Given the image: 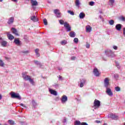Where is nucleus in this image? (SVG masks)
<instances>
[{"mask_svg": "<svg viewBox=\"0 0 125 125\" xmlns=\"http://www.w3.org/2000/svg\"><path fill=\"white\" fill-rule=\"evenodd\" d=\"M104 86L106 87V93H107V95L109 96H113V93L112 92V90L110 88H109V85H110V83H109V78H106L104 79Z\"/></svg>", "mask_w": 125, "mask_h": 125, "instance_id": "obj_1", "label": "nucleus"}, {"mask_svg": "<svg viewBox=\"0 0 125 125\" xmlns=\"http://www.w3.org/2000/svg\"><path fill=\"white\" fill-rule=\"evenodd\" d=\"M22 78L24 81H29L32 85H35V81L34 79H32V77L22 73Z\"/></svg>", "mask_w": 125, "mask_h": 125, "instance_id": "obj_2", "label": "nucleus"}, {"mask_svg": "<svg viewBox=\"0 0 125 125\" xmlns=\"http://www.w3.org/2000/svg\"><path fill=\"white\" fill-rule=\"evenodd\" d=\"M10 94L12 98H16V99H18L19 100H21V96H20L19 93H15L13 91H12L10 92Z\"/></svg>", "mask_w": 125, "mask_h": 125, "instance_id": "obj_3", "label": "nucleus"}, {"mask_svg": "<svg viewBox=\"0 0 125 125\" xmlns=\"http://www.w3.org/2000/svg\"><path fill=\"white\" fill-rule=\"evenodd\" d=\"M108 118L112 119V120H119V116L115 114L110 113L107 115Z\"/></svg>", "mask_w": 125, "mask_h": 125, "instance_id": "obj_4", "label": "nucleus"}, {"mask_svg": "<svg viewBox=\"0 0 125 125\" xmlns=\"http://www.w3.org/2000/svg\"><path fill=\"white\" fill-rule=\"evenodd\" d=\"M105 53L107 56L109 57L110 56H114V52L110 50L107 49L105 51Z\"/></svg>", "mask_w": 125, "mask_h": 125, "instance_id": "obj_5", "label": "nucleus"}, {"mask_svg": "<svg viewBox=\"0 0 125 125\" xmlns=\"http://www.w3.org/2000/svg\"><path fill=\"white\" fill-rule=\"evenodd\" d=\"M101 103L100 101L95 99L94 102V106H95V108H99V107H100Z\"/></svg>", "mask_w": 125, "mask_h": 125, "instance_id": "obj_6", "label": "nucleus"}, {"mask_svg": "<svg viewBox=\"0 0 125 125\" xmlns=\"http://www.w3.org/2000/svg\"><path fill=\"white\" fill-rule=\"evenodd\" d=\"M64 27V28H65L67 32H70L71 30V26H70V24H69V23H68V22H65Z\"/></svg>", "mask_w": 125, "mask_h": 125, "instance_id": "obj_7", "label": "nucleus"}, {"mask_svg": "<svg viewBox=\"0 0 125 125\" xmlns=\"http://www.w3.org/2000/svg\"><path fill=\"white\" fill-rule=\"evenodd\" d=\"M54 12L58 18H60V17H61V13H60V11L59 10L55 9L54 10Z\"/></svg>", "mask_w": 125, "mask_h": 125, "instance_id": "obj_8", "label": "nucleus"}, {"mask_svg": "<svg viewBox=\"0 0 125 125\" xmlns=\"http://www.w3.org/2000/svg\"><path fill=\"white\" fill-rule=\"evenodd\" d=\"M30 2L33 8H34V6H37L39 4V3H38V1H37V0H30Z\"/></svg>", "mask_w": 125, "mask_h": 125, "instance_id": "obj_9", "label": "nucleus"}, {"mask_svg": "<svg viewBox=\"0 0 125 125\" xmlns=\"http://www.w3.org/2000/svg\"><path fill=\"white\" fill-rule=\"evenodd\" d=\"M93 73L94 75H95V76H96V77H99V76L100 75V74L99 73V71H98L97 68H94Z\"/></svg>", "mask_w": 125, "mask_h": 125, "instance_id": "obj_10", "label": "nucleus"}, {"mask_svg": "<svg viewBox=\"0 0 125 125\" xmlns=\"http://www.w3.org/2000/svg\"><path fill=\"white\" fill-rule=\"evenodd\" d=\"M11 31L12 32L13 34H14L16 36H20V34L18 33V31H17V30L14 28H12Z\"/></svg>", "mask_w": 125, "mask_h": 125, "instance_id": "obj_11", "label": "nucleus"}, {"mask_svg": "<svg viewBox=\"0 0 125 125\" xmlns=\"http://www.w3.org/2000/svg\"><path fill=\"white\" fill-rule=\"evenodd\" d=\"M62 103H65L67 100H68V98L66 95H63L62 97Z\"/></svg>", "mask_w": 125, "mask_h": 125, "instance_id": "obj_12", "label": "nucleus"}, {"mask_svg": "<svg viewBox=\"0 0 125 125\" xmlns=\"http://www.w3.org/2000/svg\"><path fill=\"white\" fill-rule=\"evenodd\" d=\"M7 37L8 38L9 40H10V41H12V40H13V39H14V36H13L12 35H11L10 34V33H9V32L7 33Z\"/></svg>", "mask_w": 125, "mask_h": 125, "instance_id": "obj_13", "label": "nucleus"}, {"mask_svg": "<svg viewBox=\"0 0 125 125\" xmlns=\"http://www.w3.org/2000/svg\"><path fill=\"white\" fill-rule=\"evenodd\" d=\"M30 19L33 21V22H38V21H39V19H38V18H37L35 16L31 17Z\"/></svg>", "mask_w": 125, "mask_h": 125, "instance_id": "obj_14", "label": "nucleus"}, {"mask_svg": "<svg viewBox=\"0 0 125 125\" xmlns=\"http://www.w3.org/2000/svg\"><path fill=\"white\" fill-rule=\"evenodd\" d=\"M92 28L89 25L86 26V32L87 33H90L91 32Z\"/></svg>", "mask_w": 125, "mask_h": 125, "instance_id": "obj_15", "label": "nucleus"}, {"mask_svg": "<svg viewBox=\"0 0 125 125\" xmlns=\"http://www.w3.org/2000/svg\"><path fill=\"white\" fill-rule=\"evenodd\" d=\"M115 3V0H109L108 2V4L111 6V7H113L114 6V4Z\"/></svg>", "mask_w": 125, "mask_h": 125, "instance_id": "obj_16", "label": "nucleus"}, {"mask_svg": "<svg viewBox=\"0 0 125 125\" xmlns=\"http://www.w3.org/2000/svg\"><path fill=\"white\" fill-rule=\"evenodd\" d=\"M14 42L17 44V45H20V43H21V42L19 40V39H15L14 40Z\"/></svg>", "mask_w": 125, "mask_h": 125, "instance_id": "obj_17", "label": "nucleus"}, {"mask_svg": "<svg viewBox=\"0 0 125 125\" xmlns=\"http://www.w3.org/2000/svg\"><path fill=\"white\" fill-rule=\"evenodd\" d=\"M13 22H14V18L12 17L9 19L8 21V24H12Z\"/></svg>", "mask_w": 125, "mask_h": 125, "instance_id": "obj_18", "label": "nucleus"}, {"mask_svg": "<svg viewBox=\"0 0 125 125\" xmlns=\"http://www.w3.org/2000/svg\"><path fill=\"white\" fill-rule=\"evenodd\" d=\"M49 91L51 93V94H53V95H55V96H57V92L54 90L50 89L49 90Z\"/></svg>", "mask_w": 125, "mask_h": 125, "instance_id": "obj_19", "label": "nucleus"}, {"mask_svg": "<svg viewBox=\"0 0 125 125\" xmlns=\"http://www.w3.org/2000/svg\"><path fill=\"white\" fill-rule=\"evenodd\" d=\"M115 28L116 30H117V31H121V29H122V24H117L116 25Z\"/></svg>", "mask_w": 125, "mask_h": 125, "instance_id": "obj_20", "label": "nucleus"}, {"mask_svg": "<svg viewBox=\"0 0 125 125\" xmlns=\"http://www.w3.org/2000/svg\"><path fill=\"white\" fill-rule=\"evenodd\" d=\"M80 19H83L85 17V14L83 13H81L79 15Z\"/></svg>", "mask_w": 125, "mask_h": 125, "instance_id": "obj_21", "label": "nucleus"}, {"mask_svg": "<svg viewBox=\"0 0 125 125\" xmlns=\"http://www.w3.org/2000/svg\"><path fill=\"white\" fill-rule=\"evenodd\" d=\"M1 45L3 47H5L7 46V42L6 41H3L1 42Z\"/></svg>", "mask_w": 125, "mask_h": 125, "instance_id": "obj_22", "label": "nucleus"}, {"mask_svg": "<svg viewBox=\"0 0 125 125\" xmlns=\"http://www.w3.org/2000/svg\"><path fill=\"white\" fill-rule=\"evenodd\" d=\"M86 81L84 79H82L81 80V82L80 83V87H83V84L85 83V82Z\"/></svg>", "mask_w": 125, "mask_h": 125, "instance_id": "obj_23", "label": "nucleus"}, {"mask_svg": "<svg viewBox=\"0 0 125 125\" xmlns=\"http://www.w3.org/2000/svg\"><path fill=\"white\" fill-rule=\"evenodd\" d=\"M69 36L71 38H75L76 33H75V32L74 31H71L69 33Z\"/></svg>", "mask_w": 125, "mask_h": 125, "instance_id": "obj_24", "label": "nucleus"}, {"mask_svg": "<svg viewBox=\"0 0 125 125\" xmlns=\"http://www.w3.org/2000/svg\"><path fill=\"white\" fill-rule=\"evenodd\" d=\"M80 4H81V3L80 2V0H76L75 1V5L78 7H80Z\"/></svg>", "mask_w": 125, "mask_h": 125, "instance_id": "obj_25", "label": "nucleus"}, {"mask_svg": "<svg viewBox=\"0 0 125 125\" xmlns=\"http://www.w3.org/2000/svg\"><path fill=\"white\" fill-rule=\"evenodd\" d=\"M34 63L36 64V65H38L39 66H40V67L42 66V63H41V62L38 61H34Z\"/></svg>", "mask_w": 125, "mask_h": 125, "instance_id": "obj_26", "label": "nucleus"}, {"mask_svg": "<svg viewBox=\"0 0 125 125\" xmlns=\"http://www.w3.org/2000/svg\"><path fill=\"white\" fill-rule=\"evenodd\" d=\"M39 51H40V50H39V49H36L35 50V53L38 57H40V53H39Z\"/></svg>", "mask_w": 125, "mask_h": 125, "instance_id": "obj_27", "label": "nucleus"}, {"mask_svg": "<svg viewBox=\"0 0 125 125\" xmlns=\"http://www.w3.org/2000/svg\"><path fill=\"white\" fill-rule=\"evenodd\" d=\"M59 22L61 25H64V26H65V21H64L62 20H60L59 21Z\"/></svg>", "mask_w": 125, "mask_h": 125, "instance_id": "obj_28", "label": "nucleus"}, {"mask_svg": "<svg viewBox=\"0 0 125 125\" xmlns=\"http://www.w3.org/2000/svg\"><path fill=\"white\" fill-rule=\"evenodd\" d=\"M82 123L80 121H76L74 122V125H81Z\"/></svg>", "mask_w": 125, "mask_h": 125, "instance_id": "obj_29", "label": "nucleus"}, {"mask_svg": "<svg viewBox=\"0 0 125 125\" xmlns=\"http://www.w3.org/2000/svg\"><path fill=\"white\" fill-rule=\"evenodd\" d=\"M61 43L62 45H65V44H67V41L65 40H63L61 42Z\"/></svg>", "mask_w": 125, "mask_h": 125, "instance_id": "obj_30", "label": "nucleus"}, {"mask_svg": "<svg viewBox=\"0 0 125 125\" xmlns=\"http://www.w3.org/2000/svg\"><path fill=\"white\" fill-rule=\"evenodd\" d=\"M68 13H69L71 15H75V13L73 11L68 10L67 11Z\"/></svg>", "mask_w": 125, "mask_h": 125, "instance_id": "obj_31", "label": "nucleus"}, {"mask_svg": "<svg viewBox=\"0 0 125 125\" xmlns=\"http://www.w3.org/2000/svg\"><path fill=\"white\" fill-rule=\"evenodd\" d=\"M0 67H3L4 66V63L1 60H0Z\"/></svg>", "mask_w": 125, "mask_h": 125, "instance_id": "obj_32", "label": "nucleus"}, {"mask_svg": "<svg viewBox=\"0 0 125 125\" xmlns=\"http://www.w3.org/2000/svg\"><path fill=\"white\" fill-rule=\"evenodd\" d=\"M8 122L9 123V125H14V121L12 120H8Z\"/></svg>", "mask_w": 125, "mask_h": 125, "instance_id": "obj_33", "label": "nucleus"}, {"mask_svg": "<svg viewBox=\"0 0 125 125\" xmlns=\"http://www.w3.org/2000/svg\"><path fill=\"white\" fill-rule=\"evenodd\" d=\"M115 89L116 91H120L121 90V88L119 86L115 87Z\"/></svg>", "mask_w": 125, "mask_h": 125, "instance_id": "obj_34", "label": "nucleus"}, {"mask_svg": "<svg viewBox=\"0 0 125 125\" xmlns=\"http://www.w3.org/2000/svg\"><path fill=\"white\" fill-rule=\"evenodd\" d=\"M109 23L110 25H114V23H115V21H114V20H112L109 21Z\"/></svg>", "mask_w": 125, "mask_h": 125, "instance_id": "obj_35", "label": "nucleus"}, {"mask_svg": "<svg viewBox=\"0 0 125 125\" xmlns=\"http://www.w3.org/2000/svg\"><path fill=\"white\" fill-rule=\"evenodd\" d=\"M74 42L75 43H78V42H79V39H78V38H75L74 39Z\"/></svg>", "mask_w": 125, "mask_h": 125, "instance_id": "obj_36", "label": "nucleus"}, {"mask_svg": "<svg viewBox=\"0 0 125 125\" xmlns=\"http://www.w3.org/2000/svg\"><path fill=\"white\" fill-rule=\"evenodd\" d=\"M89 5H90L91 6H93V5H94V2L93 1H90L89 2Z\"/></svg>", "mask_w": 125, "mask_h": 125, "instance_id": "obj_37", "label": "nucleus"}, {"mask_svg": "<svg viewBox=\"0 0 125 125\" xmlns=\"http://www.w3.org/2000/svg\"><path fill=\"white\" fill-rule=\"evenodd\" d=\"M32 103L33 106H37V103L34 100H32Z\"/></svg>", "mask_w": 125, "mask_h": 125, "instance_id": "obj_38", "label": "nucleus"}, {"mask_svg": "<svg viewBox=\"0 0 125 125\" xmlns=\"http://www.w3.org/2000/svg\"><path fill=\"white\" fill-rule=\"evenodd\" d=\"M43 23H44V25H47V21L46 20V19H44L43 20Z\"/></svg>", "mask_w": 125, "mask_h": 125, "instance_id": "obj_39", "label": "nucleus"}, {"mask_svg": "<svg viewBox=\"0 0 125 125\" xmlns=\"http://www.w3.org/2000/svg\"><path fill=\"white\" fill-rule=\"evenodd\" d=\"M120 20H122V21H125V17H121L120 18Z\"/></svg>", "mask_w": 125, "mask_h": 125, "instance_id": "obj_40", "label": "nucleus"}, {"mask_svg": "<svg viewBox=\"0 0 125 125\" xmlns=\"http://www.w3.org/2000/svg\"><path fill=\"white\" fill-rule=\"evenodd\" d=\"M116 67H117V68L118 69H120L121 68V66H120V65L119 64V63L116 62Z\"/></svg>", "mask_w": 125, "mask_h": 125, "instance_id": "obj_41", "label": "nucleus"}, {"mask_svg": "<svg viewBox=\"0 0 125 125\" xmlns=\"http://www.w3.org/2000/svg\"><path fill=\"white\" fill-rule=\"evenodd\" d=\"M59 79L60 81H63V78L60 75L59 76Z\"/></svg>", "mask_w": 125, "mask_h": 125, "instance_id": "obj_42", "label": "nucleus"}, {"mask_svg": "<svg viewBox=\"0 0 125 125\" xmlns=\"http://www.w3.org/2000/svg\"><path fill=\"white\" fill-rule=\"evenodd\" d=\"M114 78H115V79H116V80H117V79H118V78H119V75H118V74H115V75H114Z\"/></svg>", "mask_w": 125, "mask_h": 125, "instance_id": "obj_43", "label": "nucleus"}, {"mask_svg": "<svg viewBox=\"0 0 125 125\" xmlns=\"http://www.w3.org/2000/svg\"><path fill=\"white\" fill-rule=\"evenodd\" d=\"M113 48L115 50H117V49H118V46L114 45L113 46Z\"/></svg>", "mask_w": 125, "mask_h": 125, "instance_id": "obj_44", "label": "nucleus"}, {"mask_svg": "<svg viewBox=\"0 0 125 125\" xmlns=\"http://www.w3.org/2000/svg\"><path fill=\"white\" fill-rule=\"evenodd\" d=\"M123 35L125 37V27L123 28Z\"/></svg>", "mask_w": 125, "mask_h": 125, "instance_id": "obj_45", "label": "nucleus"}, {"mask_svg": "<svg viewBox=\"0 0 125 125\" xmlns=\"http://www.w3.org/2000/svg\"><path fill=\"white\" fill-rule=\"evenodd\" d=\"M20 106H22V107L26 108V105H24L23 104H21Z\"/></svg>", "mask_w": 125, "mask_h": 125, "instance_id": "obj_46", "label": "nucleus"}, {"mask_svg": "<svg viewBox=\"0 0 125 125\" xmlns=\"http://www.w3.org/2000/svg\"><path fill=\"white\" fill-rule=\"evenodd\" d=\"M66 118L64 117L62 121V123H66Z\"/></svg>", "mask_w": 125, "mask_h": 125, "instance_id": "obj_47", "label": "nucleus"}, {"mask_svg": "<svg viewBox=\"0 0 125 125\" xmlns=\"http://www.w3.org/2000/svg\"><path fill=\"white\" fill-rule=\"evenodd\" d=\"M90 46V45L89 44H87L86 45V47L87 48H89Z\"/></svg>", "mask_w": 125, "mask_h": 125, "instance_id": "obj_48", "label": "nucleus"}, {"mask_svg": "<svg viewBox=\"0 0 125 125\" xmlns=\"http://www.w3.org/2000/svg\"><path fill=\"white\" fill-rule=\"evenodd\" d=\"M22 52H23V53H29V51H24Z\"/></svg>", "mask_w": 125, "mask_h": 125, "instance_id": "obj_49", "label": "nucleus"}, {"mask_svg": "<svg viewBox=\"0 0 125 125\" xmlns=\"http://www.w3.org/2000/svg\"><path fill=\"white\" fill-rule=\"evenodd\" d=\"M75 59H76V57H71V60H75Z\"/></svg>", "mask_w": 125, "mask_h": 125, "instance_id": "obj_50", "label": "nucleus"}, {"mask_svg": "<svg viewBox=\"0 0 125 125\" xmlns=\"http://www.w3.org/2000/svg\"><path fill=\"white\" fill-rule=\"evenodd\" d=\"M95 122L97 123V124H99L100 123V121H96Z\"/></svg>", "mask_w": 125, "mask_h": 125, "instance_id": "obj_51", "label": "nucleus"}, {"mask_svg": "<svg viewBox=\"0 0 125 125\" xmlns=\"http://www.w3.org/2000/svg\"><path fill=\"white\" fill-rule=\"evenodd\" d=\"M12 1H14V2H17V0H12Z\"/></svg>", "mask_w": 125, "mask_h": 125, "instance_id": "obj_52", "label": "nucleus"}, {"mask_svg": "<svg viewBox=\"0 0 125 125\" xmlns=\"http://www.w3.org/2000/svg\"><path fill=\"white\" fill-rule=\"evenodd\" d=\"M1 98H2V97L1 96V95L0 94V100H1Z\"/></svg>", "mask_w": 125, "mask_h": 125, "instance_id": "obj_53", "label": "nucleus"}, {"mask_svg": "<svg viewBox=\"0 0 125 125\" xmlns=\"http://www.w3.org/2000/svg\"><path fill=\"white\" fill-rule=\"evenodd\" d=\"M0 1H2V0H0Z\"/></svg>", "mask_w": 125, "mask_h": 125, "instance_id": "obj_54", "label": "nucleus"}, {"mask_svg": "<svg viewBox=\"0 0 125 125\" xmlns=\"http://www.w3.org/2000/svg\"><path fill=\"white\" fill-rule=\"evenodd\" d=\"M0 40H1V37H0Z\"/></svg>", "mask_w": 125, "mask_h": 125, "instance_id": "obj_55", "label": "nucleus"}, {"mask_svg": "<svg viewBox=\"0 0 125 125\" xmlns=\"http://www.w3.org/2000/svg\"><path fill=\"white\" fill-rule=\"evenodd\" d=\"M28 0V1H29V0Z\"/></svg>", "mask_w": 125, "mask_h": 125, "instance_id": "obj_56", "label": "nucleus"}, {"mask_svg": "<svg viewBox=\"0 0 125 125\" xmlns=\"http://www.w3.org/2000/svg\"><path fill=\"white\" fill-rule=\"evenodd\" d=\"M0 125H1V124H0Z\"/></svg>", "mask_w": 125, "mask_h": 125, "instance_id": "obj_57", "label": "nucleus"}, {"mask_svg": "<svg viewBox=\"0 0 125 125\" xmlns=\"http://www.w3.org/2000/svg\"><path fill=\"white\" fill-rule=\"evenodd\" d=\"M124 125H125V124H124Z\"/></svg>", "mask_w": 125, "mask_h": 125, "instance_id": "obj_58", "label": "nucleus"}, {"mask_svg": "<svg viewBox=\"0 0 125 125\" xmlns=\"http://www.w3.org/2000/svg\"><path fill=\"white\" fill-rule=\"evenodd\" d=\"M124 1L125 2V0H124Z\"/></svg>", "mask_w": 125, "mask_h": 125, "instance_id": "obj_59", "label": "nucleus"}]
</instances>
